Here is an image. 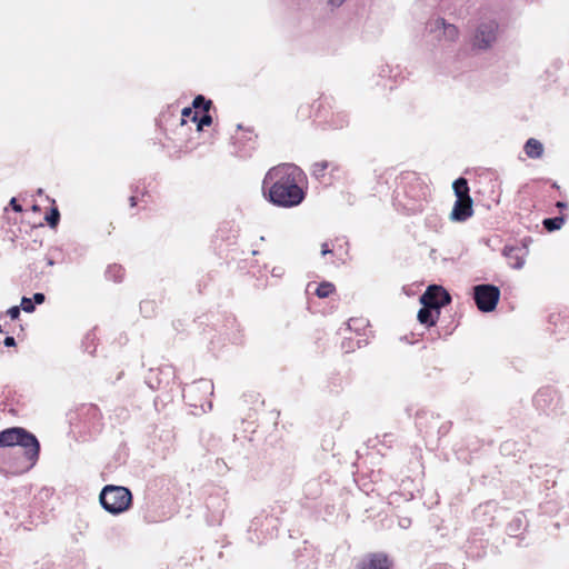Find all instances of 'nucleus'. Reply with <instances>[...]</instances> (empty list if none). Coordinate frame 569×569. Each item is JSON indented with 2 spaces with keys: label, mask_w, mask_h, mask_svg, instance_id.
Instances as JSON below:
<instances>
[{
  "label": "nucleus",
  "mask_w": 569,
  "mask_h": 569,
  "mask_svg": "<svg viewBox=\"0 0 569 569\" xmlns=\"http://www.w3.org/2000/svg\"><path fill=\"white\" fill-rule=\"evenodd\" d=\"M303 172L291 163H283L271 168L262 183L263 194L274 206L292 208L300 204L306 193L300 187Z\"/></svg>",
  "instance_id": "obj_1"
},
{
  "label": "nucleus",
  "mask_w": 569,
  "mask_h": 569,
  "mask_svg": "<svg viewBox=\"0 0 569 569\" xmlns=\"http://www.w3.org/2000/svg\"><path fill=\"white\" fill-rule=\"evenodd\" d=\"M13 448L17 460L11 468L14 472H27L38 461L40 445L37 438L23 428L13 427L0 432V448Z\"/></svg>",
  "instance_id": "obj_2"
},
{
  "label": "nucleus",
  "mask_w": 569,
  "mask_h": 569,
  "mask_svg": "<svg viewBox=\"0 0 569 569\" xmlns=\"http://www.w3.org/2000/svg\"><path fill=\"white\" fill-rule=\"evenodd\" d=\"M99 499L106 511L119 515L129 509L132 495L126 487L108 485L100 492Z\"/></svg>",
  "instance_id": "obj_3"
},
{
  "label": "nucleus",
  "mask_w": 569,
  "mask_h": 569,
  "mask_svg": "<svg viewBox=\"0 0 569 569\" xmlns=\"http://www.w3.org/2000/svg\"><path fill=\"white\" fill-rule=\"evenodd\" d=\"M498 24L495 21L481 22L473 34L472 47L478 50L489 49L497 40Z\"/></svg>",
  "instance_id": "obj_4"
},
{
  "label": "nucleus",
  "mask_w": 569,
  "mask_h": 569,
  "mask_svg": "<svg viewBox=\"0 0 569 569\" xmlns=\"http://www.w3.org/2000/svg\"><path fill=\"white\" fill-rule=\"evenodd\" d=\"M475 300L479 310L483 312L492 311L500 297V291L491 284H479L473 288Z\"/></svg>",
  "instance_id": "obj_5"
},
{
  "label": "nucleus",
  "mask_w": 569,
  "mask_h": 569,
  "mask_svg": "<svg viewBox=\"0 0 569 569\" xmlns=\"http://www.w3.org/2000/svg\"><path fill=\"white\" fill-rule=\"evenodd\" d=\"M427 28L438 41L453 42L457 40L459 34L456 26L447 23L441 18L429 21Z\"/></svg>",
  "instance_id": "obj_6"
},
{
  "label": "nucleus",
  "mask_w": 569,
  "mask_h": 569,
  "mask_svg": "<svg viewBox=\"0 0 569 569\" xmlns=\"http://www.w3.org/2000/svg\"><path fill=\"white\" fill-rule=\"evenodd\" d=\"M450 295L438 286H430L427 291L420 297V302L425 307H430L436 310L437 316L439 309L450 302Z\"/></svg>",
  "instance_id": "obj_7"
},
{
  "label": "nucleus",
  "mask_w": 569,
  "mask_h": 569,
  "mask_svg": "<svg viewBox=\"0 0 569 569\" xmlns=\"http://www.w3.org/2000/svg\"><path fill=\"white\" fill-rule=\"evenodd\" d=\"M472 213V199H457L450 213V219L462 222L470 218Z\"/></svg>",
  "instance_id": "obj_8"
},
{
  "label": "nucleus",
  "mask_w": 569,
  "mask_h": 569,
  "mask_svg": "<svg viewBox=\"0 0 569 569\" xmlns=\"http://www.w3.org/2000/svg\"><path fill=\"white\" fill-rule=\"evenodd\" d=\"M503 254L508 259L510 267L515 269H521L525 264L527 256L526 247H505Z\"/></svg>",
  "instance_id": "obj_9"
},
{
  "label": "nucleus",
  "mask_w": 569,
  "mask_h": 569,
  "mask_svg": "<svg viewBox=\"0 0 569 569\" xmlns=\"http://www.w3.org/2000/svg\"><path fill=\"white\" fill-rule=\"evenodd\" d=\"M390 561L383 553H371L359 563V569H390Z\"/></svg>",
  "instance_id": "obj_10"
},
{
  "label": "nucleus",
  "mask_w": 569,
  "mask_h": 569,
  "mask_svg": "<svg viewBox=\"0 0 569 569\" xmlns=\"http://www.w3.org/2000/svg\"><path fill=\"white\" fill-rule=\"evenodd\" d=\"M525 152L529 158L538 159L543 153V146L539 140L530 138L525 144Z\"/></svg>",
  "instance_id": "obj_11"
},
{
  "label": "nucleus",
  "mask_w": 569,
  "mask_h": 569,
  "mask_svg": "<svg viewBox=\"0 0 569 569\" xmlns=\"http://www.w3.org/2000/svg\"><path fill=\"white\" fill-rule=\"evenodd\" d=\"M457 199H471L468 182L465 178L457 179L452 184Z\"/></svg>",
  "instance_id": "obj_12"
},
{
  "label": "nucleus",
  "mask_w": 569,
  "mask_h": 569,
  "mask_svg": "<svg viewBox=\"0 0 569 569\" xmlns=\"http://www.w3.org/2000/svg\"><path fill=\"white\" fill-rule=\"evenodd\" d=\"M432 308L430 307H425L421 308L418 312V320L420 321V323L422 325H427V326H433L436 323V319L433 318V315H432Z\"/></svg>",
  "instance_id": "obj_13"
},
{
  "label": "nucleus",
  "mask_w": 569,
  "mask_h": 569,
  "mask_svg": "<svg viewBox=\"0 0 569 569\" xmlns=\"http://www.w3.org/2000/svg\"><path fill=\"white\" fill-rule=\"evenodd\" d=\"M563 223H565L563 217H555V218H549V219L543 220V227L548 231L559 230Z\"/></svg>",
  "instance_id": "obj_14"
},
{
  "label": "nucleus",
  "mask_w": 569,
  "mask_h": 569,
  "mask_svg": "<svg viewBox=\"0 0 569 569\" xmlns=\"http://www.w3.org/2000/svg\"><path fill=\"white\" fill-rule=\"evenodd\" d=\"M335 291V286L331 282H322L316 289V295L319 298H327Z\"/></svg>",
  "instance_id": "obj_15"
},
{
  "label": "nucleus",
  "mask_w": 569,
  "mask_h": 569,
  "mask_svg": "<svg viewBox=\"0 0 569 569\" xmlns=\"http://www.w3.org/2000/svg\"><path fill=\"white\" fill-rule=\"evenodd\" d=\"M328 168L327 161L317 162L312 166V174L317 178H320L325 174V171Z\"/></svg>",
  "instance_id": "obj_16"
},
{
  "label": "nucleus",
  "mask_w": 569,
  "mask_h": 569,
  "mask_svg": "<svg viewBox=\"0 0 569 569\" xmlns=\"http://www.w3.org/2000/svg\"><path fill=\"white\" fill-rule=\"evenodd\" d=\"M60 213L57 208L51 209L50 213L47 214L46 220L50 227H56L59 222Z\"/></svg>",
  "instance_id": "obj_17"
},
{
  "label": "nucleus",
  "mask_w": 569,
  "mask_h": 569,
  "mask_svg": "<svg viewBox=\"0 0 569 569\" xmlns=\"http://www.w3.org/2000/svg\"><path fill=\"white\" fill-rule=\"evenodd\" d=\"M210 104H211V101L210 100H206L204 97L202 96H198L194 98L193 100V103L192 106L198 109V108H203V110H209L210 108Z\"/></svg>",
  "instance_id": "obj_18"
},
{
  "label": "nucleus",
  "mask_w": 569,
  "mask_h": 569,
  "mask_svg": "<svg viewBox=\"0 0 569 569\" xmlns=\"http://www.w3.org/2000/svg\"><path fill=\"white\" fill-rule=\"evenodd\" d=\"M21 308L26 312H32L34 310V306L31 299L23 297L21 300Z\"/></svg>",
  "instance_id": "obj_19"
},
{
  "label": "nucleus",
  "mask_w": 569,
  "mask_h": 569,
  "mask_svg": "<svg viewBox=\"0 0 569 569\" xmlns=\"http://www.w3.org/2000/svg\"><path fill=\"white\" fill-rule=\"evenodd\" d=\"M212 122V118L209 114H204L201 117L198 123V129L201 130L204 126H210Z\"/></svg>",
  "instance_id": "obj_20"
},
{
  "label": "nucleus",
  "mask_w": 569,
  "mask_h": 569,
  "mask_svg": "<svg viewBox=\"0 0 569 569\" xmlns=\"http://www.w3.org/2000/svg\"><path fill=\"white\" fill-rule=\"evenodd\" d=\"M8 315L11 319H18L19 316H20V309L19 307L14 306V307H11L9 310H8Z\"/></svg>",
  "instance_id": "obj_21"
},
{
  "label": "nucleus",
  "mask_w": 569,
  "mask_h": 569,
  "mask_svg": "<svg viewBox=\"0 0 569 569\" xmlns=\"http://www.w3.org/2000/svg\"><path fill=\"white\" fill-rule=\"evenodd\" d=\"M182 116H183V117H187V118H188V117H192V120H197V114H196V113H193V111H192V109H191V108H184V109L182 110Z\"/></svg>",
  "instance_id": "obj_22"
},
{
  "label": "nucleus",
  "mask_w": 569,
  "mask_h": 569,
  "mask_svg": "<svg viewBox=\"0 0 569 569\" xmlns=\"http://www.w3.org/2000/svg\"><path fill=\"white\" fill-rule=\"evenodd\" d=\"M9 204L16 212L22 211V207L17 202L16 198H12Z\"/></svg>",
  "instance_id": "obj_23"
},
{
  "label": "nucleus",
  "mask_w": 569,
  "mask_h": 569,
  "mask_svg": "<svg viewBox=\"0 0 569 569\" xmlns=\"http://www.w3.org/2000/svg\"><path fill=\"white\" fill-rule=\"evenodd\" d=\"M358 325H365V320H362V319H350L349 322H348L349 329H352L353 327H356Z\"/></svg>",
  "instance_id": "obj_24"
},
{
  "label": "nucleus",
  "mask_w": 569,
  "mask_h": 569,
  "mask_svg": "<svg viewBox=\"0 0 569 569\" xmlns=\"http://www.w3.org/2000/svg\"><path fill=\"white\" fill-rule=\"evenodd\" d=\"M33 300L36 303H42L44 301V295L43 293H40V292H37L34 293L33 296Z\"/></svg>",
  "instance_id": "obj_25"
},
{
  "label": "nucleus",
  "mask_w": 569,
  "mask_h": 569,
  "mask_svg": "<svg viewBox=\"0 0 569 569\" xmlns=\"http://www.w3.org/2000/svg\"><path fill=\"white\" fill-rule=\"evenodd\" d=\"M4 345H6L7 347L14 346V345H16V340H14V338H13V337H7V338L4 339Z\"/></svg>",
  "instance_id": "obj_26"
},
{
  "label": "nucleus",
  "mask_w": 569,
  "mask_h": 569,
  "mask_svg": "<svg viewBox=\"0 0 569 569\" xmlns=\"http://www.w3.org/2000/svg\"><path fill=\"white\" fill-rule=\"evenodd\" d=\"M200 385L204 388V389H209V390H212V383L210 381H200Z\"/></svg>",
  "instance_id": "obj_27"
},
{
  "label": "nucleus",
  "mask_w": 569,
  "mask_h": 569,
  "mask_svg": "<svg viewBox=\"0 0 569 569\" xmlns=\"http://www.w3.org/2000/svg\"><path fill=\"white\" fill-rule=\"evenodd\" d=\"M331 250L328 248V244L327 243H323L322 244V250H321V253L325 256V254H328L330 253Z\"/></svg>",
  "instance_id": "obj_28"
},
{
  "label": "nucleus",
  "mask_w": 569,
  "mask_h": 569,
  "mask_svg": "<svg viewBox=\"0 0 569 569\" xmlns=\"http://www.w3.org/2000/svg\"><path fill=\"white\" fill-rule=\"evenodd\" d=\"M111 272H120V268H119V267H117V266H114V267H110V268L108 269V273H111Z\"/></svg>",
  "instance_id": "obj_29"
},
{
  "label": "nucleus",
  "mask_w": 569,
  "mask_h": 569,
  "mask_svg": "<svg viewBox=\"0 0 569 569\" xmlns=\"http://www.w3.org/2000/svg\"><path fill=\"white\" fill-rule=\"evenodd\" d=\"M345 0H330V3L333 6H340Z\"/></svg>",
  "instance_id": "obj_30"
},
{
  "label": "nucleus",
  "mask_w": 569,
  "mask_h": 569,
  "mask_svg": "<svg viewBox=\"0 0 569 569\" xmlns=\"http://www.w3.org/2000/svg\"><path fill=\"white\" fill-rule=\"evenodd\" d=\"M557 207H558V208L563 209V208H566V207H567V203H565V202H558V203H557Z\"/></svg>",
  "instance_id": "obj_31"
},
{
  "label": "nucleus",
  "mask_w": 569,
  "mask_h": 569,
  "mask_svg": "<svg viewBox=\"0 0 569 569\" xmlns=\"http://www.w3.org/2000/svg\"><path fill=\"white\" fill-rule=\"evenodd\" d=\"M130 202H131V206H132V207H133V206H136V198H134V197H131V198H130Z\"/></svg>",
  "instance_id": "obj_32"
},
{
  "label": "nucleus",
  "mask_w": 569,
  "mask_h": 569,
  "mask_svg": "<svg viewBox=\"0 0 569 569\" xmlns=\"http://www.w3.org/2000/svg\"><path fill=\"white\" fill-rule=\"evenodd\" d=\"M540 397H541V395H538V396L536 397V402H537V403H539V402H540Z\"/></svg>",
  "instance_id": "obj_33"
}]
</instances>
